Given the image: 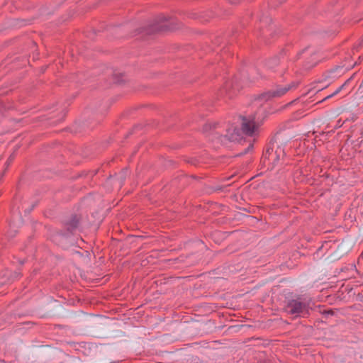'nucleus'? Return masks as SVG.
I'll list each match as a JSON object with an SVG mask.
<instances>
[{
    "instance_id": "nucleus-1",
    "label": "nucleus",
    "mask_w": 363,
    "mask_h": 363,
    "mask_svg": "<svg viewBox=\"0 0 363 363\" xmlns=\"http://www.w3.org/2000/svg\"><path fill=\"white\" fill-rule=\"evenodd\" d=\"M242 130L237 127H230L227 130V135L220 138V142L225 143L227 140L238 141L242 138V134L252 135L261 123V120L257 114L242 116L241 118Z\"/></svg>"
},
{
    "instance_id": "nucleus-2",
    "label": "nucleus",
    "mask_w": 363,
    "mask_h": 363,
    "mask_svg": "<svg viewBox=\"0 0 363 363\" xmlns=\"http://www.w3.org/2000/svg\"><path fill=\"white\" fill-rule=\"evenodd\" d=\"M307 308L308 306L306 303L301 302L299 300H291L285 306L286 313L295 317L299 315L301 313L307 312Z\"/></svg>"
},
{
    "instance_id": "nucleus-3",
    "label": "nucleus",
    "mask_w": 363,
    "mask_h": 363,
    "mask_svg": "<svg viewBox=\"0 0 363 363\" xmlns=\"http://www.w3.org/2000/svg\"><path fill=\"white\" fill-rule=\"evenodd\" d=\"M294 85H286L284 86H279L274 91H270L265 95L262 96L263 98H271V97H281L284 95L289 90H290Z\"/></svg>"
},
{
    "instance_id": "nucleus-4",
    "label": "nucleus",
    "mask_w": 363,
    "mask_h": 363,
    "mask_svg": "<svg viewBox=\"0 0 363 363\" xmlns=\"http://www.w3.org/2000/svg\"><path fill=\"white\" fill-rule=\"evenodd\" d=\"M344 72L343 67H337L335 69L330 70L325 76V81H330L334 80L335 79L340 77L342 73Z\"/></svg>"
},
{
    "instance_id": "nucleus-5",
    "label": "nucleus",
    "mask_w": 363,
    "mask_h": 363,
    "mask_svg": "<svg viewBox=\"0 0 363 363\" xmlns=\"http://www.w3.org/2000/svg\"><path fill=\"white\" fill-rule=\"evenodd\" d=\"M284 154V150L281 147H278L274 153H270L269 155L272 157H275L277 160H279L281 155Z\"/></svg>"
},
{
    "instance_id": "nucleus-6",
    "label": "nucleus",
    "mask_w": 363,
    "mask_h": 363,
    "mask_svg": "<svg viewBox=\"0 0 363 363\" xmlns=\"http://www.w3.org/2000/svg\"><path fill=\"white\" fill-rule=\"evenodd\" d=\"M350 82V79L347 80V82H345V84H343L342 86H340V87H338L331 95H329L326 99H328V98H330L332 97L333 96H335L336 94H337L339 92H340V91L345 87V86H346V84Z\"/></svg>"
},
{
    "instance_id": "nucleus-7",
    "label": "nucleus",
    "mask_w": 363,
    "mask_h": 363,
    "mask_svg": "<svg viewBox=\"0 0 363 363\" xmlns=\"http://www.w3.org/2000/svg\"><path fill=\"white\" fill-rule=\"evenodd\" d=\"M78 222H79V219L77 216H74L70 223H69V228H72V229H74V228H76L77 227V224H78Z\"/></svg>"
},
{
    "instance_id": "nucleus-8",
    "label": "nucleus",
    "mask_w": 363,
    "mask_h": 363,
    "mask_svg": "<svg viewBox=\"0 0 363 363\" xmlns=\"http://www.w3.org/2000/svg\"><path fill=\"white\" fill-rule=\"evenodd\" d=\"M274 62H275V64H277V59H275V60H274Z\"/></svg>"
},
{
    "instance_id": "nucleus-9",
    "label": "nucleus",
    "mask_w": 363,
    "mask_h": 363,
    "mask_svg": "<svg viewBox=\"0 0 363 363\" xmlns=\"http://www.w3.org/2000/svg\"><path fill=\"white\" fill-rule=\"evenodd\" d=\"M12 162V159L11 158V159L9 160V163H10V162Z\"/></svg>"
}]
</instances>
